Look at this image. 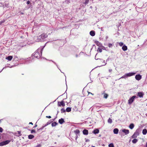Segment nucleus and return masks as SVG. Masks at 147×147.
Masks as SVG:
<instances>
[{
  "instance_id": "f257e3e1",
  "label": "nucleus",
  "mask_w": 147,
  "mask_h": 147,
  "mask_svg": "<svg viewBox=\"0 0 147 147\" xmlns=\"http://www.w3.org/2000/svg\"><path fill=\"white\" fill-rule=\"evenodd\" d=\"M45 46V45L44 46L41 47H40L39 48L34 52V53L32 54V57L27 58L26 60V61H30V59H31V58H33V56L38 59L40 58L42 56V51Z\"/></svg>"
},
{
  "instance_id": "f03ea898",
  "label": "nucleus",
  "mask_w": 147,
  "mask_h": 147,
  "mask_svg": "<svg viewBox=\"0 0 147 147\" xmlns=\"http://www.w3.org/2000/svg\"><path fill=\"white\" fill-rule=\"evenodd\" d=\"M10 142L9 140H7L0 143V146H3L8 144Z\"/></svg>"
},
{
  "instance_id": "7ed1b4c3",
  "label": "nucleus",
  "mask_w": 147,
  "mask_h": 147,
  "mask_svg": "<svg viewBox=\"0 0 147 147\" xmlns=\"http://www.w3.org/2000/svg\"><path fill=\"white\" fill-rule=\"evenodd\" d=\"M136 96H133L131 98L128 100V103L129 105L131 104L134 101V99L136 98Z\"/></svg>"
},
{
  "instance_id": "20e7f679",
  "label": "nucleus",
  "mask_w": 147,
  "mask_h": 147,
  "mask_svg": "<svg viewBox=\"0 0 147 147\" xmlns=\"http://www.w3.org/2000/svg\"><path fill=\"white\" fill-rule=\"evenodd\" d=\"M139 132L138 131L136 130V132L134 133V134L131 136L132 138H136L137 136L139 135Z\"/></svg>"
},
{
  "instance_id": "39448f33",
  "label": "nucleus",
  "mask_w": 147,
  "mask_h": 147,
  "mask_svg": "<svg viewBox=\"0 0 147 147\" xmlns=\"http://www.w3.org/2000/svg\"><path fill=\"white\" fill-rule=\"evenodd\" d=\"M58 106L61 107V106H62L63 107H64L65 106V104L64 103V101L63 100L61 101V102H58Z\"/></svg>"
},
{
  "instance_id": "423d86ee",
  "label": "nucleus",
  "mask_w": 147,
  "mask_h": 147,
  "mask_svg": "<svg viewBox=\"0 0 147 147\" xmlns=\"http://www.w3.org/2000/svg\"><path fill=\"white\" fill-rule=\"evenodd\" d=\"M136 74V72H130L126 74L127 77H130Z\"/></svg>"
},
{
  "instance_id": "0eeeda50",
  "label": "nucleus",
  "mask_w": 147,
  "mask_h": 147,
  "mask_svg": "<svg viewBox=\"0 0 147 147\" xmlns=\"http://www.w3.org/2000/svg\"><path fill=\"white\" fill-rule=\"evenodd\" d=\"M144 94L143 92H139L137 93V96L140 98H142Z\"/></svg>"
},
{
  "instance_id": "6e6552de",
  "label": "nucleus",
  "mask_w": 147,
  "mask_h": 147,
  "mask_svg": "<svg viewBox=\"0 0 147 147\" xmlns=\"http://www.w3.org/2000/svg\"><path fill=\"white\" fill-rule=\"evenodd\" d=\"M136 80H140L142 78V76L140 74L136 75L135 77Z\"/></svg>"
},
{
  "instance_id": "1a4fd4ad",
  "label": "nucleus",
  "mask_w": 147,
  "mask_h": 147,
  "mask_svg": "<svg viewBox=\"0 0 147 147\" xmlns=\"http://www.w3.org/2000/svg\"><path fill=\"white\" fill-rule=\"evenodd\" d=\"M47 34H41L40 36H39L38 38H42V39H43L44 38H47Z\"/></svg>"
},
{
  "instance_id": "9d476101",
  "label": "nucleus",
  "mask_w": 147,
  "mask_h": 147,
  "mask_svg": "<svg viewBox=\"0 0 147 147\" xmlns=\"http://www.w3.org/2000/svg\"><path fill=\"white\" fill-rule=\"evenodd\" d=\"M122 131L124 133L125 135H127L129 133V131L128 129H124L122 130Z\"/></svg>"
},
{
  "instance_id": "9b49d317",
  "label": "nucleus",
  "mask_w": 147,
  "mask_h": 147,
  "mask_svg": "<svg viewBox=\"0 0 147 147\" xmlns=\"http://www.w3.org/2000/svg\"><path fill=\"white\" fill-rule=\"evenodd\" d=\"M96 45L99 47H101L102 46V44L98 41H96L95 42Z\"/></svg>"
},
{
  "instance_id": "f8f14e48",
  "label": "nucleus",
  "mask_w": 147,
  "mask_h": 147,
  "mask_svg": "<svg viewBox=\"0 0 147 147\" xmlns=\"http://www.w3.org/2000/svg\"><path fill=\"white\" fill-rule=\"evenodd\" d=\"M65 122L63 119V118H61L60 119H59V123L61 124H62L63 123H64Z\"/></svg>"
},
{
  "instance_id": "ddd939ff",
  "label": "nucleus",
  "mask_w": 147,
  "mask_h": 147,
  "mask_svg": "<svg viewBox=\"0 0 147 147\" xmlns=\"http://www.w3.org/2000/svg\"><path fill=\"white\" fill-rule=\"evenodd\" d=\"M83 133L84 135H87L88 134V130L87 129H84L83 131Z\"/></svg>"
},
{
  "instance_id": "4468645a",
  "label": "nucleus",
  "mask_w": 147,
  "mask_h": 147,
  "mask_svg": "<svg viewBox=\"0 0 147 147\" xmlns=\"http://www.w3.org/2000/svg\"><path fill=\"white\" fill-rule=\"evenodd\" d=\"M90 34L91 36H94L95 35V31L93 30H92L90 32Z\"/></svg>"
},
{
  "instance_id": "2eb2a0df",
  "label": "nucleus",
  "mask_w": 147,
  "mask_h": 147,
  "mask_svg": "<svg viewBox=\"0 0 147 147\" xmlns=\"http://www.w3.org/2000/svg\"><path fill=\"white\" fill-rule=\"evenodd\" d=\"M119 130L117 128H115L113 130V132L115 134H117L118 133Z\"/></svg>"
},
{
  "instance_id": "dca6fc26",
  "label": "nucleus",
  "mask_w": 147,
  "mask_h": 147,
  "mask_svg": "<svg viewBox=\"0 0 147 147\" xmlns=\"http://www.w3.org/2000/svg\"><path fill=\"white\" fill-rule=\"evenodd\" d=\"M13 57L12 56H9L6 58V59L9 61H11Z\"/></svg>"
},
{
  "instance_id": "f3484780",
  "label": "nucleus",
  "mask_w": 147,
  "mask_h": 147,
  "mask_svg": "<svg viewBox=\"0 0 147 147\" xmlns=\"http://www.w3.org/2000/svg\"><path fill=\"white\" fill-rule=\"evenodd\" d=\"M122 49L124 51H125L127 49V47L125 45H124L122 47Z\"/></svg>"
},
{
  "instance_id": "a211bd4d",
  "label": "nucleus",
  "mask_w": 147,
  "mask_h": 147,
  "mask_svg": "<svg viewBox=\"0 0 147 147\" xmlns=\"http://www.w3.org/2000/svg\"><path fill=\"white\" fill-rule=\"evenodd\" d=\"M99 132V130L98 129H96L93 131V133L96 134H98Z\"/></svg>"
},
{
  "instance_id": "6ab92c4d",
  "label": "nucleus",
  "mask_w": 147,
  "mask_h": 147,
  "mask_svg": "<svg viewBox=\"0 0 147 147\" xmlns=\"http://www.w3.org/2000/svg\"><path fill=\"white\" fill-rule=\"evenodd\" d=\"M58 123L56 122H54L52 123L51 125L52 127H55L57 125Z\"/></svg>"
},
{
  "instance_id": "aec40b11",
  "label": "nucleus",
  "mask_w": 147,
  "mask_h": 147,
  "mask_svg": "<svg viewBox=\"0 0 147 147\" xmlns=\"http://www.w3.org/2000/svg\"><path fill=\"white\" fill-rule=\"evenodd\" d=\"M52 121H48L47 124H45L44 126H42V129H42V128H44V127H46V126H47V125L50 124H51V123Z\"/></svg>"
},
{
  "instance_id": "412c9836",
  "label": "nucleus",
  "mask_w": 147,
  "mask_h": 147,
  "mask_svg": "<svg viewBox=\"0 0 147 147\" xmlns=\"http://www.w3.org/2000/svg\"><path fill=\"white\" fill-rule=\"evenodd\" d=\"M15 66V65H12V66H6L5 67H4L3 68V69L1 70V71L0 72H1V71H2L4 69H5V68H6L7 67H9V68H11L12 67H14Z\"/></svg>"
},
{
  "instance_id": "4be33fe9",
  "label": "nucleus",
  "mask_w": 147,
  "mask_h": 147,
  "mask_svg": "<svg viewBox=\"0 0 147 147\" xmlns=\"http://www.w3.org/2000/svg\"><path fill=\"white\" fill-rule=\"evenodd\" d=\"M134 127V125L133 123H131L129 125V128L131 129H132Z\"/></svg>"
},
{
  "instance_id": "5701e85b",
  "label": "nucleus",
  "mask_w": 147,
  "mask_h": 147,
  "mask_svg": "<svg viewBox=\"0 0 147 147\" xmlns=\"http://www.w3.org/2000/svg\"><path fill=\"white\" fill-rule=\"evenodd\" d=\"M147 133V130L146 129H144L142 130V133L144 135H146Z\"/></svg>"
},
{
  "instance_id": "b1692460",
  "label": "nucleus",
  "mask_w": 147,
  "mask_h": 147,
  "mask_svg": "<svg viewBox=\"0 0 147 147\" xmlns=\"http://www.w3.org/2000/svg\"><path fill=\"white\" fill-rule=\"evenodd\" d=\"M34 137V136L32 135H30L28 136V138L29 139H31Z\"/></svg>"
},
{
  "instance_id": "393cba45",
  "label": "nucleus",
  "mask_w": 147,
  "mask_h": 147,
  "mask_svg": "<svg viewBox=\"0 0 147 147\" xmlns=\"http://www.w3.org/2000/svg\"><path fill=\"white\" fill-rule=\"evenodd\" d=\"M138 139H134L132 141V142L134 144L136 143L138 141Z\"/></svg>"
},
{
  "instance_id": "a878e982",
  "label": "nucleus",
  "mask_w": 147,
  "mask_h": 147,
  "mask_svg": "<svg viewBox=\"0 0 147 147\" xmlns=\"http://www.w3.org/2000/svg\"><path fill=\"white\" fill-rule=\"evenodd\" d=\"M127 78V76L126 74H125L124 75L122 76L120 78V79H121V78L126 79Z\"/></svg>"
},
{
  "instance_id": "bb28decb",
  "label": "nucleus",
  "mask_w": 147,
  "mask_h": 147,
  "mask_svg": "<svg viewBox=\"0 0 147 147\" xmlns=\"http://www.w3.org/2000/svg\"><path fill=\"white\" fill-rule=\"evenodd\" d=\"M108 122L109 123H111L112 122V119L110 118H109L108 120Z\"/></svg>"
},
{
  "instance_id": "cd10ccee",
  "label": "nucleus",
  "mask_w": 147,
  "mask_h": 147,
  "mask_svg": "<svg viewBox=\"0 0 147 147\" xmlns=\"http://www.w3.org/2000/svg\"><path fill=\"white\" fill-rule=\"evenodd\" d=\"M66 111L67 112H69L71 111V108L70 107H67L66 109Z\"/></svg>"
},
{
  "instance_id": "c85d7f7f",
  "label": "nucleus",
  "mask_w": 147,
  "mask_h": 147,
  "mask_svg": "<svg viewBox=\"0 0 147 147\" xmlns=\"http://www.w3.org/2000/svg\"><path fill=\"white\" fill-rule=\"evenodd\" d=\"M75 133L76 134H78L80 133V131L78 129H77L74 131Z\"/></svg>"
},
{
  "instance_id": "c756f323",
  "label": "nucleus",
  "mask_w": 147,
  "mask_h": 147,
  "mask_svg": "<svg viewBox=\"0 0 147 147\" xmlns=\"http://www.w3.org/2000/svg\"><path fill=\"white\" fill-rule=\"evenodd\" d=\"M108 94H104V98H107L108 97Z\"/></svg>"
},
{
  "instance_id": "7c9ffc66",
  "label": "nucleus",
  "mask_w": 147,
  "mask_h": 147,
  "mask_svg": "<svg viewBox=\"0 0 147 147\" xmlns=\"http://www.w3.org/2000/svg\"><path fill=\"white\" fill-rule=\"evenodd\" d=\"M89 0H85V2L84 3V4L86 5L87 4L89 1Z\"/></svg>"
},
{
  "instance_id": "2f4dec72",
  "label": "nucleus",
  "mask_w": 147,
  "mask_h": 147,
  "mask_svg": "<svg viewBox=\"0 0 147 147\" xmlns=\"http://www.w3.org/2000/svg\"><path fill=\"white\" fill-rule=\"evenodd\" d=\"M114 145L113 143H111L109 145V147H114Z\"/></svg>"
},
{
  "instance_id": "473e14b6",
  "label": "nucleus",
  "mask_w": 147,
  "mask_h": 147,
  "mask_svg": "<svg viewBox=\"0 0 147 147\" xmlns=\"http://www.w3.org/2000/svg\"><path fill=\"white\" fill-rule=\"evenodd\" d=\"M98 51L99 52L101 53L102 51V49L99 47H98Z\"/></svg>"
},
{
  "instance_id": "72a5a7b5",
  "label": "nucleus",
  "mask_w": 147,
  "mask_h": 147,
  "mask_svg": "<svg viewBox=\"0 0 147 147\" xmlns=\"http://www.w3.org/2000/svg\"><path fill=\"white\" fill-rule=\"evenodd\" d=\"M61 112L62 113H64L65 112V110L64 109L62 108L61 109Z\"/></svg>"
},
{
  "instance_id": "f704fd0d",
  "label": "nucleus",
  "mask_w": 147,
  "mask_h": 147,
  "mask_svg": "<svg viewBox=\"0 0 147 147\" xmlns=\"http://www.w3.org/2000/svg\"><path fill=\"white\" fill-rule=\"evenodd\" d=\"M18 135L17 136L18 137L20 136L21 135V131H18Z\"/></svg>"
},
{
  "instance_id": "c9c22d12",
  "label": "nucleus",
  "mask_w": 147,
  "mask_h": 147,
  "mask_svg": "<svg viewBox=\"0 0 147 147\" xmlns=\"http://www.w3.org/2000/svg\"><path fill=\"white\" fill-rule=\"evenodd\" d=\"M108 47L109 48H112L113 46V45L111 43H109L108 44Z\"/></svg>"
},
{
  "instance_id": "e433bc0d",
  "label": "nucleus",
  "mask_w": 147,
  "mask_h": 147,
  "mask_svg": "<svg viewBox=\"0 0 147 147\" xmlns=\"http://www.w3.org/2000/svg\"><path fill=\"white\" fill-rule=\"evenodd\" d=\"M99 60H100V61L102 62V63H105V64H107V63H105V60H103L102 59H99Z\"/></svg>"
},
{
  "instance_id": "4c0bfd02",
  "label": "nucleus",
  "mask_w": 147,
  "mask_h": 147,
  "mask_svg": "<svg viewBox=\"0 0 147 147\" xmlns=\"http://www.w3.org/2000/svg\"><path fill=\"white\" fill-rule=\"evenodd\" d=\"M5 21V20H3L1 21L0 22V25H1L2 23L4 22Z\"/></svg>"
},
{
  "instance_id": "58836bf2",
  "label": "nucleus",
  "mask_w": 147,
  "mask_h": 147,
  "mask_svg": "<svg viewBox=\"0 0 147 147\" xmlns=\"http://www.w3.org/2000/svg\"><path fill=\"white\" fill-rule=\"evenodd\" d=\"M123 45V42H120L119 43V45L120 46H122Z\"/></svg>"
},
{
  "instance_id": "ea45409f",
  "label": "nucleus",
  "mask_w": 147,
  "mask_h": 147,
  "mask_svg": "<svg viewBox=\"0 0 147 147\" xmlns=\"http://www.w3.org/2000/svg\"><path fill=\"white\" fill-rule=\"evenodd\" d=\"M35 130L34 129H32L31 131V133L32 134H33L34 133H35Z\"/></svg>"
},
{
  "instance_id": "a19ab883",
  "label": "nucleus",
  "mask_w": 147,
  "mask_h": 147,
  "mask_svg": "<svg viewBox=\"0 0 147 147\" xmlns=\"http://www.w3.org/2000/svg\"><path fill=\"white\" fill-rule=\"evenodd\" d=\"M65 2L67 3V4H69V3H70V1H69V0H66L65 1Z\"/></svg>"
},
{
  "instance_id": "79ce46f5",
  "label": "nucleus",
  "mask_w": 147,
  "mask_h": 147,
  "mask_svg": "<svg viewBox=\"0 0 147 147\" xmlns=\"http://www.w3.org/2000/svg\"><path fill=\"white\" fill-rule=\"evenodd\" d=\"M3 131V129L0 127V132H2Z\"/></svg>"
},
{
  "instance_id": "37998d69",
  "label": "nucleus",
  "mask_w": 147,
  "mask_h": 147,
  "mask_svg": "<svg viewBox=\"0 0 147 147\" xmlns=\"http://www.w3.org/2000/svg\"><path fill=\"white\" fill-rule=\"evenodd\" d=\"M97 53L96 55H95V59H96V60H98V59H98V58H97V57H96V56L97 55Z\"/></svg>"
},
{
  "instance_id": "c03bdc74",
  "label": "nucleus",
  "mask_w": 147,
  "mask_h": 147,
  "mask_svg": "<svg viewBox=\"0 0 147 147\" xmlns=\"http://www.w3.org/2000/svg\"><path fill=\"white\" fill-rule=\"evenodd\" d=\"M41 145L40 144H38L37 145L36 147H41Z\"/></svg>"
},
{
  "instance_id": "a18cd8bd",
  "label": "nucleus",
  "mask_w": 147,
  "mask_h": 147,
  "mask_svg": "<svg viewBox=\"0 0 147 147\" xmlns=\"http://www.w3.org/2000/svg\"><path fill=\"white\" fill-rule=\"evenodd\" d=\"M46 118H51V117L50 116H46Z\"/></svg>"
},
{
  "instance_id": "49530a36",
  "label": "nucleus",
  "mask_w": 147,
  "mask_h": 147,
  "mask_svg": "<svg viewBox=\"0 0 147 147\" xmlns=\"http://www.w3.org/2000/svg\"><path fill=\"white\" fill-rule=\"evenodd\" d=\"M30 3V2L29 1H28L27 2V4H29Z\"/></svg>"
},
{
  "instance_id": "de8ad7c7",
  "label": "nucleus",
  "mask_w": 147,
  "mask_h": 147,
  "mask_svg": "<svg viewBox=\"0 0 147 147\" xmlns=\"http://www.w3.org/2000/svg\"><path fill=\"white\" fill-rule=\"evenodd\" d=\"M102 47H103V50H106V48H105V47L104 46H102Z\"/></svg>"
},
{
  "instance_id": "09e8293b",
  "label": "nucleus",
  "mask_w": 147,
  "mask_h": 147,
  "mask_svg": "<svg viewBox=\"0 0 147 147\" xmlns=\"http://www.w3.org/2000/svg\"><path fill=\"white\" fill-rule=\"evenodd\" d=\"M86 139V142H87L89 141V140L88 139Z\"/></svg>"
},
{
  "instance_id": "8fccbe9b",
  "label": "nucleus",
  "mask_w": 147,
  "mask_h": 147,
  "mask_svg": "<svg viewBox=\"0 0 147 147\" xmlns=\"http://www.w3.org/2000/svg\"><path fill=\"white\" fill-rule=\"evenodd\" d=\"M37 125H36V124H35V126H34L33 127V128H35L36 127H37Z\"/></svg>"
},
{
  "instance_id": "3c124183",
  "label": "nucleus",
  "mask_w": 147,
  "mask_h": 147,
  "mask_svg": "<svg viewBox=\"0 0 147 147\" xmlns=\"http://www.w3.org/2000/svg\"><path fill=\"white\" fill-rule=\"evenodd\" d=\"M88 94H91L92 95H94V94H92V93H91L90 92H88Z\"/></svg>"
},
{
  "instance_id": "603ef678",
  "label": "nucleus",
  "mask_w": 147,
  "mask_h": 147,
  "mask_svg": "<svg viewBox=\"0 0 147 147\" xmlns=\"http://www.w3.org/2000/svg\"><path fill=\"white\" fill-rule=\"evenodd\" d=\"M112 71V69H109V72H111Z\"/></svg>"
},
{
  "instance_id": "864d4df0",
  "label": "nucleus",
  "mask_w": 147,
  "mask_h": 147,
  "mask_svg": "<svg viewBox=\"0 0 147 147\" xmlns=\"http://www.w3.org/2000/svg\"><path fill=\"white\" fill-rule=\"evenodd\" d=\"M29 124H31L32 125H33V123L32 122H30L29 123Z\"/></svg>"
},
{
  "instance_id": "5fc2aeb1",
  "label": "nucleus",
  "mask_w": 147,
  "mask_h": 147,
  "mask_svg": "<svg viewBox=\"0 0 147 147\" xmlns=\"http://www.w3.org/2000/svg\"><path fill=\"white\" fill-rule=\"evenodd\" d=\"M51 61L53 62V63H54V64H56V63L55 62H53V61Z\"/></svg>"
},
{
  "instance_id": "6e6d98bb",
  "label": "nucleus",
  "mask_w": 147,
  "mask_h": 147,
  "mask_svg": "<svg viewBox=\"0 0 147 147\" xmlns=\"http://www.w3.org/2000/svg\"><path fill=\"white\" fill-rule=\"evenodd\" d=\"M21 14H23L24 13H23V12H21Z\"/></svg>"
},
{
  "instance_id": "4d7b16f0",
  "label": "nucleus",
  "mask_w": 147,
  "mask_h": 147,
  "mask_svg": "<svg viewBox=\"0 0 147 147\" xmlns=\"http://www.w3.org/2000/svg\"><path fill=\"white\" fill-rule=\"evenodd\" d=\"M108 38V36H107L106 37V39H107V38Z\"/></svg>"
},
{
  "instance_id": "13d9d810",
  "label": "nucleus",
  "mask_w": 147,
  "mask_h": 147,
  "mask_svg": "<svg viewBox=\"0 0 147 147\" xmlns=\"http://www.w3.org/2000/svg\"><path fill=\"white\" fill-rule=\"evenodd\" d=\"M146 146L147 147V142H146Z\"/></svg>"
},
{
  "instance_id": "bf43d9fd",
  "label": "nucleus",
  "mask_w": 147,
  "mask_h": 147,
  "mask_svg": "<svg viewBox=\"0 0 147 147\" xmlns=\"http://www.w3.org/2000/svg\"><path fill=\"white\" fill-rule=\"evenodd\" d=\"M20 38H22V36H20Z\"/></svg>"
},
{
  "instance_id": "052dcab7",
  "label": "nucleus",
  "mask_w": 147,
  "mask_h": 147,
  "mask_svg": "<svg viewBox=\"0 0 147 147\" xmlns=\"http://www.w3.org/2000/svg\"><path fill=\"white\" fill-rule=\"evenodd\" d=\"M78 57V55H76V57Z\"/></svg>"
},
{
  "instance_id": "680f3d73",
  "label": "nucleus",
  "mask_w": 147,
  "mask_h": 147,
  "mask_svg": "<svg viewBox=\"0 0 147 147\" xmlns=\"http://www.w3.org/2000/svg\"><path fill=\"white\" fill-rule=\"evenodd\" d=\"M95 147V146H92V147Z\"/></svg>"
},
{
  "instance_id": "e2e57ef3",
  "label": "nucleus",
  "mask_w": 147,
  "mask_h": 147,
  "mask_svg": "<svg viewBox=\"0 0 147 147\" xmlns=\"http://www.w3.org/2000/svg\"><path fill=\"white\" fill-rule=\"evenodd\" d=\"M28 63L26 62V63Z\"/></svg>"
},
{
  "instance_id": "0e129e2a",
  "label": "nucleus",
  "mask_w": 147,
  "mask_h": 147,
  "mask_svg": "<svg viewBox=\"0 0 147 147\" xmlns=\"http://www.w3.org/2000/svg\"><path fill=\"white\" fill-rule=\"evenodd\" d=\"M54 120H55V119H53V121H54Z\"/></svg>"
},
{
  "instance_id": "69168bd1",
  "label": "nucleus",
  "mask_w": 147,
  "mask_h": 147,
  "mask_svg": "<svg viewBox=\"0 0 147 147\" xmlns=\"http://www.w3.org/2000/svg\"><path fill=\"white\" fill-rule=\"evenodd\" d=\"M91 8H92V6H90V7Z\"/></svg>"
}]
</instances>
